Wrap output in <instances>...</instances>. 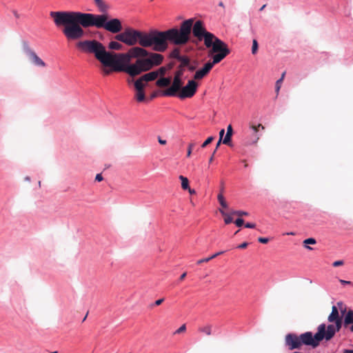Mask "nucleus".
I'll use <instances>...</instances> for the list:
<instances>
[{
	"mask_svg": "<svg viewBox=\"0 0 353 353\" xmlns=\"http://www.w3.org/2000/svg\"><path fill=\"white\" fill-rule=\"evenodd\" d=\"M26 180L29 181L30 180V177L27 176V177H26Z\"/></svg>",
	"mask_w": 353,
	"mask_h": 353,
	"instance_id": "nucleus-58",
	"label": "nucleus"
},
{
	"mask_svg": "<svg viewBox=\"0 0 353 353\" xmlns=\"http://www.w3.org/2000/svg\"><path fill=\"white\" fill-rule=\"evenodd\" d=\"M158 141L161 145H165L167 143L166 140H163L161 137H158Z\"/></svg>",
	"mask_w": 353,
	"mask_h": 353,
	"instance_id": "nucleus-45",
	"label": "nucleus"
},
{
	"mask_svg": "<svg viewBox=\"0 0 353 353\" xmlns=\"http://www.w3.org/2000/svg\"><path fill=\"white\" fill-rule=\"evenodd\" d=\"M188 190L189 191L190 194H196V191L193 189H191L190 187H189V189H188Z\"/></svg>",
	"mask_w": 353,
	"mask_h": 353,
	"instance_id": "nucleus-50",
	"label": "nucleus"
},
{
	"mask_svg": "<svg viewBox=\"0 0 353 353\" xmlns=\"http://www.w3.org/2000/svg\"><path fill=\"white\" fill-rule=\"evenodd\" d=\"M321 336V332H316L314 335L311 332H306L300 335L290 333L285 336V343L290 350L300 349L303 345L315 348L323 341Z\"/></svg>",
	"mask_w": 353,
	"mask_h": 353,
	"instance_id": "nucleus-4",
	"label": "nucleus"
},
{
	"mask_svg": "<svg viewBox=\"0 0 353 353\" xmlns=\"http://www.w3.org/2000/svg\"><path fill=\"white\" fill-rule=\"evenodd\" d=\"M188 20H191L192 21L190 31L192 30L194 37H196L199 41L203 40L205 47L207 48H210L209 50V55L212 54L217 51L223 50L224 48H228L225 42L216 37L212 33L206 30L202 21L198 20L194 23V19L193 18L189 19ZM190 34L191 32H190L188 42L190 41Z\"/></svg>",
	"mask_w": 353,
	"mask_h": 353,
	"instance_id": "nucleus-3",
	"label": "nucleus"
},
{
	"mask_svg": "<svg viewBox=\"0 0 353 353\" xmlns=\"http://www.w3.org/2000/svg\"><path fill=\"white\" fill-rule=\"evenodd\" d=\"M316 243V241L314 238H308V239H306L305 240H304V241H303V243L305 245H307V244L314 245ZM305 248L308 250H312V248L311 247H310L309 245H305Z\"/></svg>",
	"mask_w": 353,
	"mask_h": 353,
	"instance_id": "nucleus-27",
	"label": "nucleus"
},
{
	"mask_svg": "<svg viewBox=\"0 0 353 353\" xmlns=\"http://www.w3.org/2000/svg\"><path fill=\"white\" fill-rule=\"evenodd\" d=\"M192 23L191 20H185L179 28L153 30L148 32L127 28L114 37L117 41L132 46L126 53L108 52L103 43L95 39L79 41L76 46L83 52L93 54L103 66H112L115 72H124L133 77L160 65L163 61L162 54L149 52L145 48L152 47L154 51L163 52L168 49L169 43L185 45Z\"/></svg>",
	"mask_w": 353,
	"mask_h": 353,
	"instance_id": "nucleus-1",
	"label": "nucleus"
},
{
	"mask_svg": "<svg viewBox=\"0 0 353 353\" xmlns=\"http://www.w3.org/2000/svg\"><path fill=\"white\" fill-rule=\"evenodd\" d=\"M285 72H284L281 78L276 81V88H275V91L278 94L279 90H280V88H281V83L283 82V79H284V77H285Z\"/></svg>",
	"mask_w": 353,
	"mask_h": 353,
	"instance_id": "nucleus-25",
	"label": "nucleus"
},
{
	"mask_svg": "<svg viewBox=\"0 0 353 353\" xmlns=\"http://www.w3.org/2000/svg\"><path fill=\"white\" fill-rule=\"evenodd\" d=\"M215 154H214V152L212 153V156L210 157V159H209V163H211L213 160H214V156Z\"/></svg>",
	"mask_w": 353,
	"mask_h": 353,
	"instance_id": "nucleus-51",
	"label": "nucleus"
},
{
	"mask_svg": "<svg viewBox=\"0 0 353 353\" xmlns=\"http://www.w3.org/2000/svg\"><path fill=\"white\" fill-rule=\"evenodd\" d=\"M245 227L248 228H254L256 227V225L254 223H247L245 225Z\"/></svg>",
	"mask_w": 353,
	"mask_h": 353,
	"instance_id": "nucleus-41",
	"label": "nucleus"
},
{
	"mask_svg": "<svg viewBox=\"0 0 353 353\" xmlns=\"http://www.w3.org/2000/svg\"><path fill=\"white\" fill-rule=\"evenodd\" d=\"M248 243H246V242H244V243H241V244L237 246V248H239V249H245V248H246L248 247Z\"/></svg>",
	"mask_w": 353,
	"mask_h": 353,
	"instance_id": "nucleus-39",
	"label": "nucleus"
},
{
	"mask_svg": "<svg viewBox=\"0 0 353 353\" xmlns=\"http://www.w3.org/2000/svg\"><path fill=\"white\" fill-rule=\"evenodd\" d=\"M344 264V262L342 260H339V261H336L333 263L332 265L334 267H338V266H341V265H343Z\"/></svg>",
	"mask_w": 353,
	"mask_h": 353,
	"instance_id": "nucleus-36",
	"label": "nucleus"
},
{
	"mask_svg": "<svg viewBox=\"0 0 353 353\" xmlns=\"http://www.w3.org/2000/svg\"><path fill=\"white\" fill-rule=\"evenodd\" d=\"M134 84L136 91L144 90L146 85L145 82L141 77L136 80Z\"/></svg>",
	"mask_w": 353,
	"mask_h": 353,
	"instance_id": "nucleus-19",
	"label": "nucleus"
},
{
	"mask_svg": "<svg viewBox=\"0 0 353 353\" xmlns=\"http://www.w3.org/2000/svg\"><path fill=\"white\" fill-rule=\"evenodd\" d=\"M235 224L238 227H241L244 223V220L243 219L239 218L235 221Z\"/></svg>",
	"mask_w": 353,
	"mask_h": 353,
	"instance_id": "nucleus-35",
	"label": "nucleus"
},
{
	"mask_svg": "<svg viewBox=\"0 0 353 353\" xmlns=\"http://www.w3.org/2000/svg\"><path fill=\"white\" fill-rule=\"evenodd\" d=\"M258 241L261 243H267L269 241V239L265 237H259Z\"/></svg>",
	"mask_w": 353,
	"mask_h": 353,
	"instance_id": "nucleus-37",
	"label": "nucleus"
},
{
	"mask_svg": "<svg viewBox=\"0 0 353 353\" xmlns=\"http://www.w3.org/2000/svg\"><path fill=\"white\" fill-rule=\"evenodd\" d=\"M174 63L173 62L169 63L165 67L167 70H171L174 67Z\"/></svg>",
	"mask_w": 353,
	"mask_h": 353,
	"instance_id": "nucleus-44",
	"label": "nucleus"
},
{
	"mask_svg": "<svg viewBox=\"0 0 353 353\" xmlns=\"http://www.w3.org/2000/svg\"><path fill=\"white\" fill-rule=\"evenodd\" d=\"M29 57H30V59L32 60V61L36 65L41 66V67L46 66V63H44V61H43V60L41 59H40L34 51H32V50L29 51Z\"/></svg>",
	"mask_w": 353,
	"mask_h": 353,
	"instance_id": "nucleus-9",
	"label": "nucleus"
},
{
	"mask_svg": "<svg viewBox=\"0 0 353 353\" xmlns=\"http://www.w3.org/2000/svg\"><path fill=\"white\" fill-rule=\"evenodd\" d=\"M224 133H225V130L221 129L219 132V137H220L219 139L223 140L222 139H223V136L224 135Z\"/></svg>",
	"mask_w": 353,
	"mask_h": 353,
	"instance_id": "nucleus-47",
	"label": "nucleus"
},
{
	"mask_svg": "<svg viewBox=\"0 0 353 353\" xmlns=\"http://www.w3.org/2000/svg\"><path fill=\"white\" fill-rule=\"evenodd\" d=\"M293 353H302V352H294Z\"/></svg>",
	"mask_w": 353,
	"mask_h": 353,
	"instance_id": "nucleus-61",
	"label": "nucleus"
},
{
	"mask_svg": "<svg viewBox=\"0 0 353 353\" xmlns=\"http://www.w3.org/2000/svg\"><path fill=\"white\" fill-rule=\"evenodd\" d=\"M141 78L145 82H149L155 80L157 78V72L155 71H152L150 72L146 73L141 77Z\"/></svg>",
	"mask_w": 353,
	"mask_h": 353,
	"instance_id": "nucleus-16",
	"label": "nucleus"
},
{
	"mask_svg": "<svg viewBox=\"0 0 353 353\" xmlns=\"http://www.w3.org/2000/svg\"><path fill=\"white\" fill-rule=\"evenodd\" d=\"M108 48L110 50H121L123 48V46L118 41H112L109 43Z\"/></svg>",
	"mask_w": 353,
	"mask_h": 353,
	"instance_id": "nucleus-20",
	"label": "nucleus"
},
{
	"mask_svg": "<svg viewBox=\"0 0 353 353\" xmlns=\"http://www.w3.org/2000/svg\"><path fill=\"white\" fill-rule=\"evenodd\" d=\"M222 253H223V252L215 253V254H212V256H210L209 257L204 258V259H200V260L197 261L196 263L198 265H200V264H201L203 263H207V262L210 261V260L216 258L217 256L221 254Z\"/></svg>",
	"mask_w": 353,
	"mask_h": 353,
	"instance_id": "nucleus-21",
	"label": "nucleus"
},
{
	"mask_svg": "<svg viewBox=\"0 0 353 353\" xmlns=\"http://www.w3.org/2000/svg\"><path fill=\"white\" fill-rule=\"evenodd\" d=\"M198 86L199 84L194 79L189 80L187 84L183 86L177 97L181 99L191 98L196 92Z\"/></svg>",
	"mask_w": 353,
	"mask_h": 353,
	"instance_id": "nucleus-8",
	"label": "nucleus"
},
{
	"mask_svg": "<svg viewBox=\"0 0 353 353\" xmlns=\"http://www.w3.org/2000/svg\"><path fill=\"white\" fill-rule=\"evenodd\" d=\"M170 57L172 59H176L179 61H181L185 58H187L188 57V56H181L180 54V49L178 48H175L171 51V52L170 54Z\"/></svg>",
	"mask_w": 353,
	"mask_h": 353,
	"instance_id": "nucleus-15",
	"label": "nucleus"
},
{
	"mask_svg": "<svg viewBox=\"0 0 353 353\" xmlns=\"http://www.w3.org/2000/svg\"><path fill=\"white\" fill-rule=\"evenodd\" d=\"M258 48H259L258 42H257V41L256 39H254L252 41V53L253 54H256V52L258 51Z\"/></svg>",
	"mask_w": 353,
	"mask_h": 353,
	"instance_id": "nucleus-29",
	"label": "nucleus"
},
{
	"mask_svg": "<svg viewBox=\"0 0 353 353\" xmlns=\"http://www.w3.org/2000/svg\"><path fill=\"white\" fill-rule=\"evenodd\" d=\"M221 214L224 216V222L225 224H230L232 222V218L222 210H220Z\"/></svg>",
	"mask_w": 353,
	"mask_h": 353,
	"instance_id": "nucleus-23",
	"label": "nucleus"
},
{
	"mask_svg": "<svg viewBox=\"0 0 353 353\" xmlns=\"http://www.w3.org/2000/svg\"><path fill=\"white\" fill-rule=\"evenodd\" d=\"M219 6H221V7L224 8V4H223V3L222 1L219 2Z\"/></svg>",
	"mask_w": 353,
	"mask_h": 353,
	"instance_id": "nucleus-54",
	"label": "nucleus"
},
{
	"mask_svg": "<svg viewBox=\"0 0 353 353\" xmlns=\"http://www.w3.org/2000/svg\"><path fill=\"white\" fill-rule=\"evenodd\" d=\"M230 53V50L229 48H224L223 50L214 52L212 57V61H208L201 69L198 70L194 75V79L201 80L204 78L208 74L215 64L220 63Z\"/></svg>",
	"mask_w": 353,
	"mask_h": 353,
	"instance_id": "nucleus-6",
	"label": "nucleus"
},
{
	"mask_svg": "<svg viewBox=\"0 0 353 353\" xmlns=\"http://www.w3.org/2000/svg\"><path fill=\"white\" fill-rule=\"evenodd\" d=\"M350 324L353 325V310H352L347 311L343 321V325L345 327Z\"/></svg>",
	"mask_w": 353,
	"mask_h": 353,
	"instance_id": "nucleus-11",
	"label": "nucleus"
},
{
	"mask_svg": "<svg viewBox=\"0 0 353 353\" xmlns=\"http://www.w3.org/2000/svg\"><path fill=\"white\" fill-rule=\"evenodd\" d=\"M266 5H263L261 8H260V11H262L265 8Z\"/></svg>",
	"mask_w": 353,
	"mask_h": 353,
	"instance_id": "nucleus-55",
	"label": "nucleus"
},
{
	"mask_svg": "<svg viewBox=\"0 0 353 353\" xmlns=\"http://www.w3.org/2000/svg\"><path fill=\"white\" fill-rule=\"evenodd\" d=\"M167 68L166 67H161L157 70H155L156 72H157V77L160 76L161 77H163L165 75L167 72Z\"/></svg>",
	"mask_w": 353,
	"mask_h": 353,
	"instance_id": "nucleus-28",
	"label": "nucleus"
},
{
	"mask_svg": "<svg viewBox=\"0 0 353 353\" xmlns=\"http://www.w3.org/2000/svg\"><path fill=\"white\" fill-rule=\"evenodd\" d=\"M110 67L112 68V69H107V68H104V69L103 70V72L104 73V74L108 75V74H109L112 71H114V70H113V67H112V66H110Z\"/></svg>",
	"mask_w": 353,
	"mask_h": 353,
	"instance_id": "nucleus-38",
	"label": "nucleus"
},
{
	"mask_svg": "<svg viewBox=\"0 0 353 353\" xmlns=\"http://www.w3.org/2000/svg\"><path fill=\"white\" fill-rule=\"evenodd\" d=\"M231 214H235V215H238L239 216H248V213L247 212H245V211L236 210V211H232L231 212Z\"/></svg>",
	"mask_w": 353,
	"mask_h": 353,
	"instance_id": "nucleus-31",
	"label": "nucleus"
},
{
	"mask_svg": "<svg viewBox=\"0 0 353 353\" xmlns=\"http://www.w3.org/2000/svg\"><path fill=\"white\" fill-rule=\"evenodd\" d=\"M232 133H233L232 127L231 125H229L227 128L226 134H225L224 139H223V144L228 145H230L231 137L232 136Z\"/></svg>",
	"mask_w": 353,
	"mask_h": 353,
	"instance_id": "nucleus-14",
	"label": "nucleus"
},
{
	"mask_svg": "<svg viewBox=\"0 0 353 353\" xmlns=\"http://www.w3.org/2000/svg\"><path fill=\"white\" fill-rule=\"evenodd\" d=\"M156 97V94L155 93H153L151 96V99H153Z\"/></svg>",
	"mask_w": 353,
	"mask_h": 353,
	"instance_id": "nucleus-57",
	"label": "nucleus"
},
{
	"mask_svg": "<svg viewBox=\"0 0 353 353\" xmlns=\"http://www.w3.org/2000/svg\"><path fill=\"white\" fill-rule=\"evenodd\" d=\"M340 283H341L342 284H351L350 281H345V280H342V279L340 280Z\"/></svg>",
	"mask_w": 353,
	"mask_h": 353,
	"instance_id": "nucleus-49",
	"label": "nucleus"
},
{
	"mask_svg": "<svg viewBox=\"0 0 353 353\" xmlns=\"http://www.w3.org/2000/svg\"><path fill=\"white\" fill-rule=\"evenodd\" d=\"M95 5L101 12H105L109 7L103 0H94Z\"/></svg>",
	"mask_w": 353,
	"mask_h": 353,
	"instance_id": "nucleus-17",
	"label": "nucleus"
},
{
	"mask_svg": "<svg viewBox=\"0 0 353 353\" xmlns=\"http://www.w3.org/2000/svg\"><path fill=\"white\" fill-rule=\"evenodd\" d=\"M260 128H261V129H263V130L265 128L264 126L262 125L261 124H259L257 126L251 125V128L253 130V137H252V139L250 142H248V144L257 143V141L260 139V137L258 134V131Z\"/></svg>",
	"mask_w": 353,
	"mask_h": 353,
	"instance_id": "nucleus-10",
	"label": "nucleus"
},
{
	"mask_svg": "<svg viewBox=\"0 0 353 353\" xmlns=\"http://www.w3.org/2000/svg\"><path fill=\"white\" fill-rule=\"evenodd\" d=\"M163 301L164 299H158L154 302V305L157 306L160 305L163 302Z\"/></svg>",
	"mask_w": 353,
	"mask_h": 353,
	"instance_id": "nucleus-43",
	"label": "nucleus"
},
{
	"mask_svg": "<svg viewBox=\"0 0 353 353\" xmlns=\"http://www.w3.org/2000/svg\"><path fill=\"white\" fill-rule=\"evenodd\" d=\"M13 14H14L15 17H17V18L19 17V14H18V12L17 11H14Z\"/></svg>",
	"mask_w": 353,
	"mask_h": 353,
	"instance_id": "nucleus-53",
	"label": "nucleus"
},
{
	"mask_svg": "<svg viewBox=\"0 0 353 353\" xmlns=\"http://www.w3.org/2000/svg\"><path fill=\"white\" fill-rule=\"evenodd\" d=\"M187 67L188 68V70H189L190 71H194V70H196V67H197V66H196V65H192V64H190V63H189V65H188V66H187Z\"/></svg>",
	"mask_w": 353,
	"mask_h": 353,
	"instance_id": "nucleus-40",
	"label": "nucleus"
},
{
	"mask_svg": "<svg viewBox=\"0 0 353 353\" xmlns=\"http://www.w3.org/2000/svg\"><path fill=\"white\" fill-rule=\"evenodd\" d=\"M185 276H186V272H184V273H183V274L181 275V276H180V278H179V280H180V281H183V280L185 278Z\"/></svg>",
	"mask_w": 353,
	"mask_h": 353,
	"instance_id": "nucleus-48",
	"label": "nucleus"
},
{
	"mask_svg": "<svg viewBox=\"0 0 353 353\" xmlns=\"http://www.w3.org/2000/svg\"><path fill=\"white\" fill-rule=\"evenodd\" d=\"M136 99L139 102H142L145 100V92L144 90L137 91Z\"/></svg>",
	"mask_w": 353,
	"mask_h": 353,
	"instance_id": "nucleus-24",
	"label": "nucleus"
},
{
	"mask_svg": "<svg viewBox=\"0 0 353 353\" xmlns=\"http://www.w3.org/2000/svg\"><path fill=\"white\" fill-rule=\"evenodd\" d=\"M171 79L169 77H161L156 81V85L160 88L168 87L170 85Z\"/></svg>",
	"mask_w": 353,
	"mask_h": 353,
	"instance_id": "nucleus-13",
	"label": "nucleus"
},
{
	"mask_svg": "<svg viewBox=\"0 0 353 353\" xmlns=\"http://www.w3.org/2000/svg\"><path fill=\"white\" fill-rule=\"evenodd\" d=\"M181 77V71H176L171 85L164 90L161 92V95L164 97H177L183 85Z\"/></svg>",
	"mask_w": 353,
	"mask_h": 353,
	"instance_id": "nucleus-7",
	"label": "nucleus"
},
{
	"mask_svg": "<svg viewBox=\"0 0 353 353\" xmlns=\"http://www.w3.org/2000/svg\"><path fill=\"white\" fill-rule=\"evenodd\" d=\"M185 330H186V326L185 324H183L178 330H176L175 334H180L181 332H185Z\"/></svg>",
	"mask_w": 353,
	"mask_h": 353,
	"instance_id": "nucleus-34",
	"label": "nucleus"
},
{
	"mask_svg": "<svg viewBox=\"0 0 353 353\" xmlns=\"http://www.w3.org/2000/svg\"><path fill=\"white\" fill-rule=\"evenodd\" d=\"M212 325L206 324L203 326H200L198 329L199 332L201 334L207 336H211L212 334Z\"/></svg>",
	"mask_w": 353,
	"mask_h": 353,
	"instance_id": "nucleus-12",
	"label": "nucleus"
},
{
	"mask_svg": "<svg viewBox=\"0 0 353 353\" xmlns=\"http://www.w3.org/2000/svg\"><path fill=\"white\" fill-rule=\"evenodd\" d=\"M218 201L223 208H228V203L222 194L218 195Z\"/></svg>",
	"mask_w": 353,
	"mask_h": 353,
	"instance_id": "nucleus-26",
	"label": "nucleus"
},
{
	"mask_svg": "<svg viewBox=\"0 0 353 353\" xmlns=\"http://www.w3.org/2000/svg\"><path fill=\"white\" fill-rule=\"evenodd\" d=\"M51 353H58V352L55 351V352H51Z\"/></svg>",
	"mask_w": 353,
	"mask_h": 353,
	"instance_id": "nucleus-62",
	"label": "nucleus"
},
{
	"mask_svg": "<svg viewBox=\"0 0 353 353\" xmlns=\"http://www.w3.org/2000/svg\"><path fill=\"white\" fill-rule=\"evenodd\" d=\"M214 140L213 137H208L201 145V148H205L208 145L212 143V141Z\"/></svg>",
	"mask_w": 353,
	"mask_h": 353,
	"instance_id": "nucleus-32",
	"label": "nucleus"
},
{
	"mask_svg": "<svg viewBox=\"0 0 353 353\" xmlns=\"http://www.w3.org/2000/svg\"><path fill=\"white\" fill-rule=\"evenodd\" d=\"M245 167L247 168L248 167V164L245 163Z\"/></svg>",
	"mask_w": 353,
	"mask_h": 353,
	"instance_id": "nucleus-60",
	"label": "nucleus"
},
{
	"mask_svg": "<svg viewBox=\"0 0 353 353\" xmlns=\"http://www.w3.org/2000/svg\"><path fill=\"white\" fill-rule=\"evenodd\" d=\"M179 179L181 181V188L182 189L187 190L189 189V181L187 177L183 176V175L179 176Z\"/></svg>",
	"mask_w": 353,
	"mask_h": 353,
	"instance_id": "nucleus-22",
	"label": "nucleus"
},
{
	"mask_svg": "<svg viewBox=\"0 0 353 353\" xmlns=\"http://www.w3.org/2000/svg\"><path fill=\"white\" fill-rule=\"evenodd\" d=\"M95 180L99 182L103 180V176H102L101 174H97L95 177Z\"/></svg>",
	"mask_w": 353,
	"mask_h": 353,
	"instance_id": "nucleus-42",
	"label": "nucleus"
},
{
	"mask_svg": "<svg viewBox=\"0 0 353 353\" xmlns=\"http://www.w3.org/2000/svg\"><path fill=\"white\" fill-rule=\"evenodd\" d=\"M343 353H353V350H345Z\"/></svg>",
	"mask_w": 353,
	"mask_h": 353,
	"instance_id": "nucleus-52",
	"label": "nucleus"
},
{
	"mask_svg": "<svg viewBox=\"0 0 353 353\" xmlns=\"http://www.w3.org/2000/svg\"><path fill=\"white\" fill-rule=\"evenodd\" d=\"M339 311L341 312V314L343 315L346 312V307L343 305L342 302H338L337 306Z\"/></svg>",
	"mask_w": 353,
	"mask_h": 353,
	"instance_id": "nucleus-30",
	"label": "nucleus"
},
{
	"mask_svg": "<svg viewBox=\"0 0 353 353\" xmlns=\"http://www.w3.org/2000/svg\"><path fill=\"white\" fill-rule=\"evenodd\" d=\"M50 16L57 27L63 26V34L68 41L82 38L85 32L83 28L96 27L104 28L112 33H120L121 21L117 18L108 20L107 14H94L74 11H52Z\"/></svg>",
	"mask_w": 353,
	"mask_h": 353,
	"instance_id": "nucleus-2",
	"label": "nucleus"
},
{
	"mask_svg": "<svg viewBox=\"0 0 353 353\" xmlns=\"http://www.w3.org/2000/svg\"><path fill=\"white\" fill-rule=\"evenodd\" d=\"M350 330L353 332V324L350 327Z\"/></svg>",
	"mask_w": 353,
	"mask_h": 353,
	"instance_id": "nucleus-56",
	"label": "nucleus"
},
{
	"mask_svg": "<svg viewBox=\"0 0 353 353\" xmlns=\"http://www.w3.org/2000/svg\"><path fill=\"white\" fill-rule=\"evenodd\" d=\"M288 235H294V234L293 232L288 233Z\"/></svg>",
	"mask_w": 353,
	"mask_h": 353,
	"instance_id": "nucleus-59",
	"label": "nucleus"
},
{
	"mask_svg": "<svg viewBox=\"0 0 353 353\" xmlns=\"http://www.w3.org/2000/svg\"><path fill=\"white\" fill-rule=\"evenodd\" d=\"M330 324H320L317 327V332H321V339L325 341H330L335 334L340 331L343 325V318L339 314V309L336 306L332 307V312L327 317Z\"/></svg>",
	"mask_w": 353,
	"mask_h": 353,
	"instance_id": "nucleus-5",
	"label": "nucleus"
},
{
	"mask_svg": "<svg viewBox=\"0 0 353 353\" xmlns=\"http://www.w3.org/2000/svg\"><path fill=\"white\" fill-rule=\"evenodd\" d=\"M180 61V65L178 66V70L176 71H181V77L183 74L184 72V68L189 65V63L190 62V59L189 57L185 58Z\"/></svg>",
	"mask_w": 353,
	"mask_h": 353,
	"instance_id": "nucleus-18",
	"label": "nucleus"
},
{
	"mask_svg": "<svg viewBox=\"0 0 353 353\" xmlns=\"http://www.w3.org/2000/svg\"><path fill=\"white\" fill-rule=\"evenodd\" d=\"M221 141L223 142V140L219 139V141L217 142L216 145V148H215V150H214V154H215V153H216V152L217 149L219 148V147L220 146V145H221Z\"/></svg>",
	"mask_w": 353,
	"mask_h": 353,
	"instance_id": "nucleus-46",
	"label": "nucleus"
},
{
	"mask_svg": "<svg viewBox=\"0 0 353 353\" xmlns=\"http://www.w3.org/2000/svg\"><path fill=\"white\" fill-rule=\"evenodd\" d=\"M194 145H195V143H193V142L189 143L188 148V152H187V157H190L191 153H192V150L193 148L194 147Z\"/></svg>",
	"mask_w": 353,
	"mask_h": 353,
	"instance_id": "nucleus-33",
	"label": "nucleus"
}]
</instances>
